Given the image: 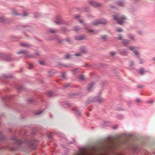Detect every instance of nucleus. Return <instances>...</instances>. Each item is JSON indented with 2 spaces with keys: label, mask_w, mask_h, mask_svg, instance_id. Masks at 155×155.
Wrapping results in <instances>:
<instances>
[{
  "label": "nucleus",
  "mask_w": 155,
  "mask_h": 155,
  "mask_svg": "<svg viewBox=\"0 0 155 155\" xmlns=\"http://www.w3.org/2000/svg\"><path fill=\"white\" fill-rule=\"evenodd\" d=\"M13 14L15 15H20L19 14H17V13H16L15 12H14Z\"/></svg>",
  "instance_id": "obj_39"
},
{
  "label": "nucleus",
  "mask_w": 155,
  "mask_h": 155,
  "mask_svg": "<svg viewBox=\"0 0 155 155\" xmlns=\"http://www.w3.org/2000/svg\"><path fill=\"white\" fill-rule=\"evenodd\" d=\"M144 72H145V71H144V69L143 68H141L139 70V73L140 74H141V75H143V74Z\"/></svg>",
  "instance_id": "obj_10"
},
{
  "label": "nucleus",
  "mask_w": 155,
  "mask_h": 155,
  "mask_svg": "<svg viewBox=\"0 0 155 155\" xmlns=\"http://www.w3.org/2000/svg\"><path fill=\"white\" fill-rule=\"evenodd\" d=\"M80 17V15H77L76 17V18H79Z\"/></svg>",
  "instance_id": "obj_42"
},
{
  "label": "nucleus",
  "mask_w": 155,
  "mask_h": 155,
  "mask_svg": "<svg viewBox=\"0 0 155 155\" xmlns=\"http://www.w3.org/2000/svg\"><path fill=\"white\" fill-rule=\"evenodd\" d=\"M54 22L57 24H59L61 23V21L60 20H59L54 21Z\"/></svg>",
  "instance_id": "obj_14"
},
{
  "label": "nucleus",
  "mask_w": 155,
  "mask_h": 155,
  "mask_svg": "<svg viewBox=\"0 0 155 155\" xmlns=\"http://www.w3.org/2000/svg\"><path fill=\"white\" fill-rule=\"evenodd\" d=\"M79 22L81 23H84V21L82 20V19H80L79 20Z\"/></svg>",
  "instance_id": "obj_32"
},
{
  "label": "nucleus",
  "mask_w": 155,
  "mask_h": 155,
  "mask_svg": "<svg viewBox=\"0 0 155 155\" xmlns=\"http://www.w3.org/2000/svg\"><path fill=\"white\" fill-rule=\"evenodd\" d=\"M97 101H98V102H102L103 101V100L102 99H101V98H100V97H98V98L97 99Z\"/></svg>",
  "instance_id": "obj_19"
},
{
  "label": "nucleus",
  "mask_w": 155,
  "mask_h": 155,
  "mask_svg": "<svg viewBox=\"0 0 155 155\" xmlns=\"http://www.w3.org/2000/svg\"><path fill=\"white\" fill-rule=\"evenodd\" d=\"M107 36H104L102 37V38L105 39H106Z\"/></svg>",
  "instance_id": "obj_34"
},
{
  "label": "nucleus",
  "mask_w": 155,
  "mask_h": 155,
  "mask_svg": "<svg viewBox=\"0 0 155 155\" xmlns=\"http://www.w3.org/2000/svg\"><path fill=\"white\" fill-rule=\"evenodd\" d=\"M39 62L40 64L41 65H43L45 63L44 61L42 60H39Z\"/></svg>",
  "instance_id": "obj_17"
},
{
  "label": "nucleus",
  "mask_w": 155,
  "mask_h": 155,
  "mask_svg": "<svg viewBox=\"0 0 155 155\" xmlns=\"http://www.w3.org/2000/svg\"><path fill=\"white\" fill-rule=\"evenodd\" d=\"M136 101L138 102H140V99H137L136 100Z\"/></svg>",
  "instance_id": "obj_41"
},
{
  "label": "nucleus",
  "mask_w": 155,
  "mask_h": 155,
  "mask_svg": "<svg viewBox=\"0 0 155 155\" xmlns=\"http://www.w3.org/2000/svg\"><path fill=\"white\" fill-rule=\"evenodd\" d=\"M80 78L81 80H84V77L83 75H82L80 76Z\"/></svg>",
  "instance_id": "obj_27"
},
{
  "label": "nucleus",
  "mask_w": 155,
  "mask_h": 155,
  "mask_svg": "<svg viewBox=\"0 0 155 155\" xmlns=\"http://www.w3.org/2000/svg\"><path fill=\"white\" fill-rule=\"evenodd\" d=\"M116 127H114L113 128H114V129H116Z\"/></svg>",
  "instance_id": "obj_43"
},
{
  "label": "nucleus",
  "mask_w": 155,
  "mask_h": 155,
  "mask_svg": "<svg viewBox=\"0 0 155 155\" xmlns=\"http://www.w3.org/2000/svg\"><path fill=\"white\" fill-rule=\"evenodd\" d=\"M75 55L76 56H78L81 55V53H76V54H75Z\"/></svg>",
  "instance_id": "obj_33"
},
{
  "label": "nucleus",
  "mask_w": 155,
  "mask_h": 155,
  "mask_svg": "<svg viewBox=\"0 0 155 155\" xmlns=\"http://www.w3.org/2000/svg\"><path fill=\"white\" fill-rule=\"evenodd\" d=\"M134 54L136 55H139V53L137 50H134Z\"/></svg>",
  "instance_id": "obj_23"
},
{
  "label": "nucleus",
  "mask_w": 155,
  "mask_h": 155,
  "mask_svg": "<svg viewBox=\"0 0 155 155\" xmlns=\"http://www.w3.org/2000/svg\"><path fill=\"white\" fill-rule=\"evenodd\" d=\"M20 45L22 46L25 47H29L30 46V45L27 43H20Z\"/></svg>",
  "instance_id": "obj_8"
},
{
  "label": "nucleus",
  "mask_w": 155,
  "mask_h": 155,
  "mask_svg": "<svg viewBox=\"0 0 155 155\" xmlns=\"http://www.w3.org/2000/svg\"><path fill=\"white\" fill-rule=\"evenodd\" d=\"M154 60H155V58H154Z\"/></svg>",
  "instance_id": "obj_47"
},
{
  "label": "nucleus",
  "mask_w": 155,
  "mask_h": 155,
  "mask_svg": "<svg viewBox=\"0 0 155 155\" xmlns=\"http://www.w3.org/2000/svg\"><path fill=\"white\" fill-rule=\"evenodd\" d=\"M84 27H85V28L89 32H93L94 31V30L92 29H91L87 27L86 26V25L85 24H84Z\"/></svg>",
  "instance_id": "obj_7"
},
{
  "label": "nucleus",
  "mask_w": 155,
  "mask_h": 155,
  "mask_svg": "<svg viewBox=\"0 0 155 155\" xmlns=\"http://www.w3.org/2000/svg\"><path fill=\"white\" fill-rule=\"evenodd\" d=\"M63 40L62 39H61L59 38H58L57 39V41L58 43H61L63 42Z\"/></svg>",
  "instance_id": "obj_15"
},
{
  "label": "nucleus",
  "mask_w": 155,
  "mask_h": 155,
  "mask_svg": "<svg viewBox=\"0 0 155 155\" xmlns=\"http://www.w3.org/2000/svg\"><path fill=\"white\" fill-rule=\"evenodd\" d=\"M47 95L49 97H52L53 95V93L52 92H48L47 93Z\"/></svg>",
  "instance_id": "obj_13"
},
{
  "label": "nucleus",
  "mask_w": 155,
  "mask_h": 155,
  "mask_svg": "<svg viewBox=\"0 0 155 155\" xmlns=\"http://www.w3.org/2000/svg\"><path fill=\"white\" fill-rule=\"evenodd\" d=\"M28 15V13L26 12H24V15H23L24 16H26Z\"/></svg>",
  "instance_id": "obj_35"
},
{
  "label": "nucleus",
  "mask_w": 155,
  "mask_h": 155,
  "mask_svg": "<svg viewBox=\"0 0 155 155\" xmlns=\"http://www.w3.org/2000/svg\"><path fill=\"white\" fill-rule=\"evenodd\" d=\"M65 56L66 59H68L70 58V55L69 54H68Z\"/></svg>",
  "instance_id": "obj_22"
},
{
  "label": "nucleus",
  "mask_w": 155,
  "mask_h": 155,
  "mask_svg": "<svg viewBox=\"0 0 155 155\" xmlns=\"http://www.w3.org/2000/svg\"><path fill=\"white\" fill-rule=\"evenodd\" d=\"M62 77L64 78H65V75L64 74H63Z\"/></svg>",
  "instance_id": "obj_38"
},
{
  "label": "nucleus",
  "mask_w": 155,
  "mask_h": 155,
  "mask_svg": "<svg viewBox=\"0 0 155 155\" xmlns=\"http://www.w3.org/2000/svg\"><path fill=\"white\" fill-rule=\"evenodd\" d=\"M78 109H76L75 110V111H77L78 112V114H79V115H80V114H81V113L78 110Z\"/></svg>",
  "instance_id": "obj_29"
},
{
  "label": "nucleus",
  "mask_w": 155,
  "mask_h": 155,
  "mask_svg": "<svg viewBox=\"0 0 155 155\" xmlns=\"http://www.w3.org/2000/svg\"><path fill=\"white\" fill-rule=\"evenodd\" d=\"M143 87V85H140L137 86V87H138V88H142Z\"/></svg>",
  "instance_id": "obj_25"
},
{
  "label": "nucleus",
  "mask_w": 155,
  "mask_h": 155,
  "mask_svg": "<svg viewBox=\"0 0 155 155\" xmlns=\"http://www.w3.org/2000/svg\"><path fill=\"white\" fill-rule=\"evenodd\" d=\"M1 19H3V18H1Z\"/></svg>",
  "instance_id": "obj_46"
},
{
  "label": "nucleus",
  "mask_w": 155,
  "mask_h": 155,
  "mask_svg": "<svg viewBox=\"0 0 155 155\" xmlns=\"http://www.w3.org/2000/svg\"><path fill=\"white\" fill-rule=\"evenodd\" d=\"M110 8H115V7L114 6H110Z\"/></svg>",
  "instance_id": "obj_40"
},
{
  "label": "nucleus",
  "mask_w": 155,
  "mask_h": 155,
  "mask_svg": "<svg viewBox=\"0 0 155 155\" xmlns=\"http://www.w3.org/2000/svg\"><path fill=\"white\" fill-rule=\"evenodd\" d=\"M50 32L52 33H56V31L53 29H51L50 30Z\"/></svg>",
  "instance_id": "obj_20"
},
{
  "label": "nucleus",
  "mask_w": 155,
  "mask_h": 155,
  "mask_svg": "<svg viewBox=\"0 0 155 155\" xmlns=\"http://www.w3.org/2000/svg\"><path fill=\"white\" fill-rule=\"evenodd\" d=\"M30 66H31V65H32V64H30Z\"/></svg>",
  "instance_id": "obj_45"
},
{
  "label": "nucleus",
  "mask_w": 155,
  "mask_h": 155,
  "mask_svg": "<svg viewBox=\"0 0 155 155\" xmlns=\"http://www.w3.org/2000/svg\"><path fill=\"white\" fill-rule=\"evenodd\" d=\"M80 29L78 26H76L74 27V30L76 31H78Z\"/></svg>",
  "instance_id": "obj_18"
},
{
  "label": "nucleus",
  "mask_w": 155,
  "mask_h": 155,
  "mask_svg": "<svg viewBox=\"0 0 155 155\" xmlns=\"http://www.w3.org/2000/svg\"><path fill=\"white\" fill-rule=\"evenodd\" d=\"M80 50L81 52L83 53H85L86 52V50L85 49V48H80Z\"/></svg>",
  "instance_id": "obj_11"
},
{
  "label": "nucleus",
  "mask_w": 155,
  "mask_h": 155,
  "mask_svg": "<svg viewBox=\"0 0 155 155\" xmlns=\"http://www.w3.org/2000/svg\"><path fill=\"white\" fill-rule=\"evenodd\" d=\"M102 6V5L101 3H99L97 2H95L94 4L95 7H100Z\"/></svg>",
  "instance_id": "obj_6"
},
{
  "label": "nucleus",
  "mask_w": 155,
  "mask_h": 155,
  "mask_svg": "<svg viewBox=\"0 0 155 155\" xmlns=\"http://www.w3.org/2000/svg\"><path fill=\"white\" fill-rule=\"evenodd\" d=\"M107 23V21L105 19H100L95 20L92 22V24L94 25H97L100 24H106Z\"/></svg>",
  "instance_id": "obj_2"
},
{
  "label": "nucleus",
  "mask_w": 155,
  "mask_h": 155,
  "mask_svg": "<svg viewBox=\"0 0 155 155\" xmlns=\"http://www.w3.org/2000/svg\"><path fill=\"white\" fill-rule=\"evenodd\" d=\"M130 38L132 40H134L135 38L133 36L131 35L129 36Z\"/></svg>",
  "instance_id": "obj_24"
},
{
  "label": "nucleus",
  "mask_w": 155,
  "mask_h": 155,
  "mask_svg": "<svg viewBox=\"0 0 155 155\" xmlns=\"http://www.w3.org/2000/svg\"><path fill=\"white\" fill-rule=\"evenodd\" d=\"M117 31L118 32H121L123 31L122 29L120 28H118Z\"/></svg>",
  "instance_id": "obj_21"
},
{
  "label": "nucleus",
  "mask_w": 155,
  "mask_h": 155,
  "mask_svg": "<svg viewBox=\"0 0 155 155\" xmlns=\"http://www.w3.org/2000/svg\"><path fill=\"white\" fill-rule=\"evenodd\" d=\"M129 41L127 39L123 40L122 41L123 44L124 45L128 44L129 43Z\"/></svg>",
  "instance_id": "obj_9"
},
{
  "label": "nucleus",
  "mask_w": 155,
  "mask_h": 155,
  "mask_svg": "<svg viewBox=\"0 0 155 155\" xmlns=\"http://www.w3.org/2000/svg\"><path fill=\"white\" fill-rule=\"evenodd\" d=\"M93 86H94V84L93 83L91 84L90 85L88 88V90H89V91L91 90V89L93 87Z\"/></svg>",
  "instance_id": "obj_12"
},
{
  "label": "nucleus",
  "mask_w": 155,
  "mask_h": 155,
  "mask_svg": "<svg viewBox=\"0 0 155 155\" xmlns=\"http://www.w3.org/2000/svg\"><path fill=\"white\" fill-rule=\"evenodd\" d=\"M123 37L121 35H119V39L120 40H122V38Z\"/></svg>",
  "instance_id": "obj_37"
},
{
  "label": "nucleus",
  "mask_w": 155,
  "mask_h": 155,
  "mask_svg": "<svg viewBox=\"0 0 155 155\" xmlns=\"http://www.w3.org/2000/svg\"><path fill=\"white\" fill-rule=\"evenodd\" d=\"M75 39L77 40H81L84 39L85 37L84 36H76L75 37Z\"/></svg>",
  "instance_id": "obj_4"
},
{
  "label": "nucleus",
  "mask_w": 155,
  "mask_h": 155,
  "mask_svg": "<svg viewBox=\"0 0 155 155\" xmlns=\"http://www.w3.org/2000/svg\"><path fill=\"white\" fill-rule=\"evenodd\" d=\"M66 41L68 42H70V39L69 37L67 38Z\"/></svg>",
  "instance_id": "obj_28"
},
{
  "label": "nucleus",
  "mask_w": 155,
  "mask_h": 155,
  "mask_svg": "<svg viewBox=\"0 0 155 155\" xmlns=\"http://www.w3.org/2000/svg\"><path fill=\"white\" fill-rule=\"evenodd\" d=\"M95 2H94L93 1L91 0L89 2V3L91 4L93 6H94V4Z\"/></svg>",
  "instance_id": "obj_16"
},
{
  "label": "nucleus",
  "mask_w": 155,
  "mask_h": 155,
  "mask_svg": "<svg viewBox=\"0 0 155 155\" xmlns=\"http://www.w3.org/2000/svg\"><path fill=\"white\" fill-rule=\"evenodd\" d=\"M41 113H42V112L41 111H38V112H37L36 113V115H39V114H40Z\"/></svg>",
  "instance_id": "obj_30"
},
{
  "label": "nucleus",
  "mask_w": 155,
  "mask_h": 155,
  "mask_svg": "<svg viewBox=\"0 0 155 155\" xmlns=\"http://www.w3.org/2000/svg\"><path fill=\"white\" fill-rule=\"evenodd\" d=\"M69 86V84H64L63 86L64 87H68Z\"/></svg>",
  "instance_id": "obj_31"
},
{
  "label": "nucleus",
  "mask_w": 155,
  "mask_h": 155,
  "mask_svg": "<svg viewBox=\"0 0 155 155\" xmlns=\"http://www.w3.org/2000/svg\"><path fill=\"white\" fill-rule=\"evenodd\" d=\"M116 4L117 5L120 6H123L124 5L123 2L121 1H119L116 2Z\"/></svg>",
  "instance_id": "obj_5"
},
{
  "label": "nucleus",
  "mask_w": 155,
  "mask_h": 155,
  "mask_svg": "<svg viewBox=\"0 0 155 155\" xmlns=\"http://www.w3.org/2000/svg\"><path fill=\"white\" fill-rule=\"evenodd\" d=\"M23 53L25 55V57H31V56L28 53L27 51L25 50H21L20 51H19L18 52V54Z\"/></svg>",
  "instance_id": "obj_3"
},
{
  "label": "nucleus",
  "mask_w": 155,
  "mask_h": 155,
  "mask_svg": "<svg viewBox=\"0 0 155 155\" xmlns=\"http://www.w3.org/2000/svg\"><path fill=\"white\" fill-rule=\"evenodd\" d=\"M39 53H37V54L38 55H39Z\"/></svg>",
  "instance_id": "obj_44"
},
{
  "label": "nucleus",
  "mask_w": 155,
  "mask_h": 155,
  "mask_svg": "<svg viewBox=\"0 0 155 155\" xmlns=\"http://www.w3.org/2000/svg\"><path fill=\"white\" fill-rule=\"evenodd\" d=\"M114 18L115 20L117 21V23L120 25L123 24L125 22L124 20L127 19L125 16H120L118 14L114 15Z\"/></svg>",
  "instance_id": "obj_1"
},
{
  "label": "nucleus",
  "mask_w": 155,
  "mask_h": 155,
  "mask_svg": "<svg viewBox=\"0 0 155 155\" xmlns=\"http://www.w3.org/2000/svg\"><path fill=\"white\" fill-rule=\"evenodd\" d=\"M110 54L111 55H114L115 54V53L114 52H111Z\"/></svg>",
  "instance_id": "obj_36"
},
{
  "label": "nucleus",
  "mask_w": 155,
  "mask_h": 155,
  "mask_svg": "<svg viewBox=\"0 0 155 155\" xmlns=\"http://www.w3.org/2000/svg\"><path fill=\"white\" fill-rule=\"evenodd\" d=\"M135 48L134 47V46H131L130 48V49L131 50H133L134 49H135Z\"/></svg>",
  "instance_id": "obj_26"
}]
</instances>
